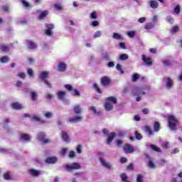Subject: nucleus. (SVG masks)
I'll return each instance as SVG.
<instances>
[{"label": "nucleus", "instance_id": "c85d7f7f", "mask_svg": "<svg viewBox=\"0 0 182 182\" xmlns=\"http://www.w3.org/2000/svg\"><path fill=\"white\" fill-rule=\"evenodd\" d=\"M120 178L122 179V182H130L129 181V177L126 175L125 173H122L120 174Z\"/></svg>", "mask_w": 182, "mask_h": 182}, {"label": "nucleus", "instance_id": "7c9ffc66", "mask_svg": "<svg viewBox=\"0 0 182 182\" xmlns=\"http://www.w3.org/2000/svg\"><path fill=\"white\" fill-rule=\"evenodd\" d=\"M9 60H11V58H9L8 55L3 56L0 58V62H1V63H7Z\"/></svg>", "mask_w": 182, "mask_h": 182}, {"label": "nucleus", "instance_id": "20e7f679", "mask_svg": "<svg viewBox=\"0 0 182 182\" xmlns=\"http://www.w3.org/2000/svg\"><path fill=\"white\" fill-rule=\"evenodd\" d=\"M45 26L46 28V30L45 31V34L47 36H52L53 35L52 30L55 29V25H53V23H46Z\"/></svg>", "mask_w": 182, "mask_h": 182}, {"label": "nucleus", "instance_id": "f257e3e1", "mask_svg": "<svg viewBox=\"0 0 182 182\" xmlns=\"http://www.w3.org/2000/svg\"><path fill=\"white\" fill-rule=\"evenodd\" d=\"M117 103V98L116 97H108L106 98L105 103V109L107 112H110V110H113V107H114V105Z\"/></svg>", "mask_w": 182, "mask_h": 182}, {"label": "nucleus", "instance_id": "774afa93", "mask_svg": "<svg viewBox=\"0 0 182 182\" xmlns=\"http://www.w3.org/2000/svg\"><path fill=\"white\" fill-rule=\"evenodd\" d=\"M145 21H146V17H141L140 18L138 19V22H139V23H144Z\"/></svg>", "mask_w": 182, "mask_h": 182}, {"label": "nucleus", "instance_id": "0eeeda50", "mask_svg": "<svg viewBox=\"0 0 182 182\" xmlns=\"http://www.w3.org/2000/svg\"><path fill=\"white\" fill-rule=\"evenodd\" d=\"M102 86L106 87L112 85V80L107 76H104L100 79Z\"/></svg>", "mask_w": 182, "mask_h": 182}, {"label": "nucleus", "instance_id": "864d4df0", "mask_svg": "<svg viewBox=\"0 0 182 182\" xmlns=\"http://www.w3.org/2000/svg\"><path fill=\"white\" fill-rule=\"evenodd\" d=\"M4 180H11V173L7 172L4 175Z\"/></svg>", "mask_w": 182, "mask_h": 182}, {"label": "nucleus", "instance_id": "680f3d73", "mask_svg": "<svg viewBox=\"0 0 182 182\" xmlns=\"http://www.w3.org/2000/svg\"><path fill=\"white\" fill-rule=\"evenodd\" d=\"M103 58L105 59V60H110V56H109V53H105L102 55Z\"/></svg>", "mask_w": 182, "mask_h": 182}, {"label": "nucleus", "instance_id": "b1692460", "mask_svg": "<svg viewBox=\"0 0 182 182\" xmlns=\"http://www.w3.org/2000/svg\"><path fill=\"white\" fill-rule=\"evenodd\" d=\"M154 26H156V24L154 23H147L144 26V29H146V31H150V29H153Z\"/></svg>", "mask_w": 182, "mask_h": 182}, {"label": "nucleus", "instance_id": "338daca9", "mask_svg": "<svg viewBox=\"0 0 182 182\" xmlns=\"http://www.w3.org/2000/svg\"><path fill=\"white\" fill-rule=\"evenodd\" d=\"M75 156H76V154L75 153L74 151H70L69 153V157L70 159H73V157H75Z\"/></svg>", "mask_w": 182, "mask_h": 182}, {"label": "nucleus", "instance_id": "5fc2aeb1", "mask_svg": "<svg viewBox=\"0 0 182 182\" xmlns=\"http://www.w3.org/2000/svg\"><path fill=\"white\" fill-rule=\"evenodd\" d=\"M128 36H129V38H134V36H136V32L135 31H129L127 33Z\"/></svg>", "mask_w": 182, "mask_h": 182}, {"label": "nucleus", "instance_id": "a211bd4d", "mask_svg": "<svg viewBox=\"0 0 182 182\" xmlns=\"http://www.w3.org/2000/svg\"><path fill=\"white\" fill-rule=\"evenodd\" d=\"M115 137H116V133L111 132L108 135V138H107V144H110V143H112V141H113V140H114Z\"/></svg>", "mask_w": 182, "mask_h": 182}, {"label": "nucleus", "instance_id": "ddd939ff", "mask_svg": "<svg viewBox=\"0 0 182 182\" xmlns=\"http://www.w3.org/2000/svg\"><path fill=\"white\" fill-rule=\"evenodd\" d=\"M27 45H28V49H30L31 50L33 49H36V48H38V46H36V43L32 41H28Z\"/></svg>", "mask_w": 182, "mask_h": 182}, {"label": "nucleus", "instance_id": "423d86ee", "mask_svg": "<svg viewBox=\"0 0 182 182\" xmlns=\"http://www.w3.org/2000/svg\"><path fill=\"white\" fill-rule=\"evenodd\" d=\"M65 168L68 171H72V170H80L81 166L78 163H73L71 165H65Z\"/></svg>", "mask_w": 182, "mask_h": 182}, {"label": "nucleus", "instance_id": "bb28decb", "mask_svg": "<svg viewBox=\"0 0 182 182\" xmlns=\"http://www.w3.org/2000/svg\"><path fill=\"white\" fill-rule=\"evenodd\" d=\"M150 6L152 9H156V8H159V2H157V1L152 0L150 1Z\"/></svg>", "mask_w": 182, "mask_h": 182}, {"label": "nucleus", "instance_id": "e433bc0d", "mask_svg": "<svg viewBox=\"0 0 182 182\" xmlns=\"http://www.w3.org/2000/svg\"><path fill=\"white\" fill-rule=\"evenodd\" d=\"M71 95L72 96H80V92L77 89H73Z\"/></svg>", "mask_w": 182, "mask_h": 182}, {"label": "nucleus", "instance_id": "473e14b6", "mask_svg": "<svg viewBox=\"0 0 182 182\" xmlns=\"http://www.w3.org/2000/svg\"><path fill=\"white\" fill-rule=\"evenodd\" d=\"M32 120H34L35 122H39L40 123H46L45 120L41 119L39 117L36 115H33L32 117Z\"/></svg>", "mask_w": 182, "mask_h": 182}, {"label": "nucleus", "instance_id": "4c0bfd02", "mask_svg": "<svg viewBox=\"0 0 182 182\" xmlns=\"http://www.w3.org/2000/svg\"><path fill=\"white\" fill-rule=\"evenodd\" d=\"M1 9L4 12L9 14V5H4L1 6Z\"/></svg>", "mask_w": 182, "mask_h": 182}, {"label": "nucleus", "instance_id": "e2e57ef3", "mask_svg": "<svg viewBox=\"0 0 182 182\" xmlns=\"http://www.w3.org/2000/svg\"><path fill=\"white\" fill-rule=\"evenodd\" d=\"M21 2H22V4L23 5V6H25L26 8H29V6H31L29 3H28V1H26L25 0H22Z\"/></svg>", "mask_w": 182, "mask_h": 182}, {"label": "nucleus", "instance_id": "72a5a7b5", "mask_svg": "<svg viewBox=\"0 0 182 182\" xmlns=\"http://www.w3.org/2000/svg\"><path fill=\"white\" fill-rule=\"evenodd\" d=\"M21 139L26 141H31V136H29L28 134H23L21 135Z\"/></svg>", "mask_w": 182, "mask_h": 182}, {"label": "nucleus", "instance_id": "f3484780", "mask_svg": "<svg viewBox=\"0 0 182 182\" xmlns=\"http://www.w3.org/2000/svg\"><path fill=\"white\" fill-rule=\"evenodd\" d=\"M73 111L75 114H81L82 113V107L80 105H76L73 107Z\"/></svg>", "mask_w": 182, "mask_h": 182}, {"label": "nucleus", "instance_id": "79ce46f5", "mask_svg": "<svg viewBox=\"0 0 182 182\" xmlns=\"http://www.w3.org/2000/svg\"><path fill=\"white\" fill-rule=\"evenodd\" d=\"M64 87L68 90V92H73V87L70 85V84H66L64 85Z\"/></svg>", "mask_w": 182, "mask_h": 182}, {"label": "nucleus", "instance_id": "aec40b11", "mask_svg": "<svg viewBox=\"0 0 182 182\" xmlns=\"http://www.w3.org/2000/svg\"><path fill=\"white\" fill-rule=\"evenodd\" d=\"M63 140H64L66 143H69L70 141V139H69V135L66 132L62 131V136Z\"/></svg>", "mask_w": 182, "mask_h": 182}, {"label": "nucleus", "instance_id": "4468645a", "mask_svg": "<svg viewBox=\"0 0 182 182\" xmlns=\"http://www.w3.org/2000/svg\"><path fill=\"white\" fill-rule=\"evenodd\" d=\"M29 173L33 177H38V176H41V171L36 169L31 168L29 169Z\"/></svg>", "mask_w": 182, "mask_h": 182}, {"label": "nucleus", "instance_id": "393cba45", "mask_svg": "<svg viewBox=\"0 0 182 182\" xmlns=\"http://www.w3.org/2000/svg\"><path fill=\"white\" fill-rule=\"evenodd\" d=\"M160 129H161V127H160V122L156 121L154 123V132H160Z\"/></svg>", "mask_w": 182, "mask_h": 182}, {"label": "nucleus", "instance_id": "c03bdc74", "mask_svg": "<svg viewBox=\"0 0 182 182\" xmlns=\"http://www.w3.org/2000/svg\"><path fill=\"white\" fill-rule=\"evenodd\" d=\"M120 60H127L129 55L127 54H122L119 56Z\"/></svg>", "mask_w": 182, "mask_h": 182}, {"label": "nucleus", "instance_id": "a878e982", "mask_svg": "<svg viewBox=\"0 0 182 182\" xmlns=\"http://www.w3.org/2000/svg\"><path fill=\"white\" fill-rule=\"evenodd\" d=\"M30 96L31 97V100L33 102H36V100H38V92H31Z\"/></svg>", "mask_w": 182, "mask_h": 182}, {"label": "nucleus", "instance_id": "2f4dec72", "mask_svg": "<svg viewBox=\"0 0 182 182\" xmlns=\"http://www.w3.org/2000/svg\"><path fill=\"white\" fill-rule=\"evenodd\" d=\"M171 86H173V80H171V77H168L166 80V87L171 89Z\"/></svg>", "mask_w": 182, "mask_h": 182}, {"label": "nucleus", "instance_id": "13d9d810", "mask_svg": "<svg viewBox=\"0 0 182 182\" xmlns=\"http://www.w3.org/2000/svg\"><path fill=\"white\" fill-rule=\"evenodd\" d=\"M76 151L78 154H81L82 153V146L80 144L77 145L76 148Z\"/></svg>", "mask_w": 182, "mask_h": 182}, {"label": "nucleus", "instance_id": "39448f33", "mask_svg": "<svg viewBox=\"0 0 182 182\" xmlns=\"http://www.w3.org/2000/svg\"><path fill=\"white\" fill-rule=\"evenodd\" d=\"M48 76H49V72L48 71H43L41 73V79L43 80V81L44 82V83L46 85H47V86L48 87H52V84L50 83L49 82L47 81L46 77H48Z\"/></svg>", "mask_w": 182, "mask_h": 182}, {"label": "nucleus", "instance_id": "052dcab7", "mask_svg": "<svg viewBox=\"0 0 182 182\" xmlns=\"http://www.w3.org/2000/svg\"><path fill=\"white\" fill-rule=\"evenodd\" d=\"M66 153H68V148H64V149H61V151H60L61 156H65Z\"/></svg>", "mask_w": 182, "mask_h": 182}, {"label": "nucleus", "instance_id": "bf43d9fd", "mask_svg": "<svg viewBox=\"0 0 182 182\" xmlns=\"http://www.w3.org/2000/svg\"><path fill=\"white\" fill-rule=\"evenodd\" d=\"M127 170H129V171H132V170H134V166L133 164H130L127 166Z\"/></svg>", "mask_w": 182, "mask_h": 182}, {"label": "nucleus", "instance_id": "69168bd1", "mask_svg": "<svg viewBox=\"0 0 182 182\" xmlns=\"http://www.w3.org/2000/svg\"><path fill=\"white\" fill-rule=\"evenodd\" d=\"M100 36H102V32L96 31L94 35V38H100Z\"/></svg>", "mask_w": 182, "mask_h": 182}, {"label": "nucleus", "instance_id": "4d7b16f0", "mask_svg": "<svg viewBox=\"0 0 182 182\" xmlns=\"http://www.w3.org/2000/svg\"><path fill=\"white\" fill-rule=\"evenodd\" d=\"M174 12L177 14V15H178V14H180V12H181V9H180V6H175V8H174Z\"/></svg>", "mask_w": 182, "mask_h": 182}, {"label": "nucleus", "instance_id": "dca6fc26", "mask_svg": "<svg viewBox=\"0 0 182 182\" xmlns=\"http://www.w3.org/2000/svg\"><path fill=\"white\" fill-rule=\"evenodd\" d=\"M11 107L14 110H21L23 107L19 102H13L11 104Z\"/></svg>", "mask_w": 182, "mask_h": 182}, {"label": "nucleus", "instance_id": "49530a36", "mask_svg": "<svg viewBox=\"0 0 182 182\" xmlns=\"http://www.w3.org/2000/svg\"><path fill=\"white\" fill-rule=\"evenodd\" d=\"M139 78H140V75L135 73L132 76V82H136L137 79H139Z\"/></svg>", "mask_w": 182, "mask_h": 182}, {"label": "nucleus", "instance_id": "1a4fd4ad", "mask_svg": "<svg viewBox=\"0 0 182 182\" xmlns=\"http://www.w3.org/2000/svg\"><path fill=\"white\" fill-rule=\"evenodd\" d=\"M58 161V158L56 156H51V157H48L45 160V163L46 164H55Z\"/></svg>", "mask_w": 182, "mask_h": 182}, {"label": "nucleus", "instance_id": "6ab92c4d", "mask_svg": "<svg viewBox=\"0 0 182 182\" xmlns=\"http://www.w3.org/2000/svg\"><path fill=\"white\" fill-rule=\"evenodd\" d=\"M100 161L104 167H106V168H112V165L110 164V163L107 162L102 158H100Z\"/></svg>", "mask_w": 182, "mask_h": 182}, {"label": "nucleus", "instance_id": "7ed1b4c3", "mask_svg": "<svg viewBox=\"0 0 182 182\" xmlns=\"http://www.w3.org/2000/svg\"><path fill=\"white\" fill-rule=\"evenodd\" d=\"M38 140L39 141H41L43 144H48V143H50V140L48 139H46V134H45V132H39L37 134Z\"/></svg>", "mask_w": 182, "mask_h": 182}, {"label": "nucleus", "instance_id": "6e6552de", "mask_svg": "<svg viewBox=\"0 0 182 182\" xmlns=\"http://www.w3.org/2000/svg\"><path fill=\"white\" fill-rule=\"evenodd\" d=\"M123 149L125 153L132 154L134 151V148L130 144H127L124 145Z\"/></svg>", "mask_w": 182, "mask_h": 182}, {"label": "nucleus", "instance_id": "412c9836", "mask_svg": "<svg viewBox=\"0 0 182 182\" xmlns=\"http://www.w3.org/2000/svg\"><path fill=\"white\" fill-rule=\"evenodd\" d=\"M82 119L80 116H76L74 118H70L69 122L70 123H76L77 122H82Z\"/></svg>", "mask_w": 182, "mask_h": 182}, {"label": "nucleus", "instance_id": "de8ad7c7", "mask_svg": "<svg viewBox=\"0 0 182 182\" xmlns=\"http://www.w3.org/2000/svg\"><path fill=\"white\" fill-rule=\"evenodd\" d=\"M136 182H143V175H141V173L137 175Z\"/></svg>", "mask_w": 182, "mask_h": 182}, {"label": "nucleus", "instance_id": "0e129e2a", "mask_svg": "<svg viewBox=\"0 0 182 182\" xmlns=\"http://www.w3.org/2000/svg\"><path fill=\"white\" fill-rule=\"evenodd\" d=\"M17 76H18V77H21V79H25V77H26V75L25 74V73H19Z\"/></svg>", "mask_w": 182, "mask_h": 182}, {"label": "nucleus", "instance_id": "8fccbe9b", "mask_svg": "<svg viewBox=\"0 0 182 182\" xmlns=\"http://www.w3.org/2000/svg\"><path fill=\"white\" fill-rule=\"evenodd\" d=\"M44 116L46 119H50L53 116V114L50 112H47L45 113Z\"/></svg>", "mask_w": 182, "mask_h": 182}, {"label": "nucleus", "instance_id": "f704fd0d", "mask_svg": "<svg viewBox=\"0 0 182 182\" xmlns=\"http://www.w3.org/2000/svg\"><path fill=\"white\" fill-rule=\"evenodd\" d=\"M112 38L114 39H117V41H122V39H123V37L117 33H114L113 36H112Z\"/></svg>", "mask_w": 182, "mask_h": 182}, {"label": "nucleus", "instance_id": "603ef678", "mask_svg": "<svg viewBox=\"0 0 182 182\" xmlns=\"http://www.w3.org/2000/svg\"><path fill=\"white\" fill-rule=\"evenodd\" d=\"M90 18L92 19H97V14L96 11H92L90 14Z\"/></svg>", "mask_w": 182, "mask_h": 182}, {"label": "nucleus", "instance_id": "2eb2a0df", "mask_svg": "<svg viewBox=\"0 0 182 182\" xmlns=\"http://www.w3.org/2000/svg\"><path fill=\"white\" fill-rule=\"evenodd\" d=\"M66 63L60 62L58 65V69L59 72H65L66 70Z\"/></svg>", "mask_w": 182, "mask_h": 182}, {"label": "nucleus", "instance_id": "09e8293b", "mask_svg": "<svg viewBox=\"0 0 182 182\" xmlns=\"http://www.w3.org/2000/svg\"><path fill=\"white\" fill-rule=\"evenodd\" d=\"M162 63L165 66H171V62L170 61V60H164L162 61Z\"/></svg>", "mask_w": 182, "mask_h": 182}, {"label": "nucleus", "instance_id": "58836bf2", "mask_svg": "<svg viewBox=\"0 0 182 182\" xmlns=\"http://www.w3.org/2000/svg\"><path fill=\"white\" fill-rule=\"evenodd\" d=\"M0 50L2 52H8V50H9V47H8L7 46H5V45H1Z\"/></svg>", "mask_w": 182, "mask_h": 182}, {"label": "nucleus", "instance_id": "6e6d98bb", "mask_svg": "<svg viewBox=\"0 0 182 182\" xmlns=\"http://www.w3.org/2000/svg\"><path fill=\"white\" fill-rule=\"evenodd\" d=\"M162 147H163V149H168V147H170V144L167 141L164 142V143H162Z\"/></svg>", "mask_w": 182, "mask_h": 182}, {"label": "nucleus", "instance_id": "f03ea898", "mask_svg": "<svg viewBox=\"0 0 182 182\" xmlns=\"http://www.w3.org/2000/svg\"><path fill=\"white\" fill-rule=\"evenodd\" d=\"M168 124L171 130H177L178 126L180 124V122L173 115L168 116Z\"/></svg>", "mask_w": 182, "mask_h": 182}, {"label": "nucleus", "instance_id": "4be33fe9", "mask_svg": "<svg viewBox=\"0 0 182 182\" xmlns=\"http://www.w3.org/2000/svg\"><path fill=\"white\" fill-rule=\"evenodd\" d=\"M57 96H58V99H59V100H64L65 96H66V92L59 91L57 93Z\"/></svg>", "mask_w": 182, "mask_h": 182}, {"label": "nucleus", "instance_id": "a18cd8bd", "mask_svg": "<svg viewBox=\"0 0 182 182\" xmlns=\"http://www.w3.org/2000/svg\"><path fill=\"white\" fill-rule=\"evenodd\" d=\"M135 137L136 140H141V139H143L141 134L139 133L138 132H135Z\"/></svg>", "mask_w": 182, "mask_h": 182}, {"label": "nucleus", "instance_id": "5701e85b", "mask_svg": "<svg viewBox=\"0 0 182 182\" xmlns=\"http://www.w3.org/2000/svg\"><path fill=\"white\" fill-rule=\"evenodd\" d=\"M48 15H49V11H48V10H45L40 14L38 19H45V18H46Z\"/></svg>", "mask_w": 182, "mask_h": 182}, {"label": "nucleus", "instance_id": "cd10ccee", "mask_svg": "<svg viewBox=\"0 0 182 182\" xmlns=\"http://www.w3.org/2000/svg\"><path fill=\"white\" fill-rule=\"evenodd\" d=\"M149 147L150 149H151V150H154V151H156L157 153H161V149L154 144H150Z\"/></svg>", "mask_w": 182, "mask_h": 182}, {"label": "nucleus", "instance_id": "f8f14e48", "mask_svg": "<svg viewBox=\"0 0 182 182\" xmlns=\"http://www.w3.org/2000/svg\"><path fill=\"white\" fill-rule=\"evenodd\" d=\"M146 158L149 159V161H148V167H149V168H156V164H154V162H153V161H151V158H150V156L147 154H145Z\"/></svg>", "mask_w": 182, "mask_h": 182}, {"label": "nucleus", "instance_id": "9b49d317", "mask_svg": "<svg viewBox=\"0 0 182 182\" xmlns=\"http://www.w3.org/2000/svg\"><path fill=\"white\" fill-rule=\"evenodd\" d=\"M140 95H146V92L143 91L142 89L135 88L134 91L132 92V96H140Z\"/></svg>", "mask_w": 182, "mask_h": 182}, {"label": "nucleus", "instance_id": "a19ab883", "mask_svg": "<svg viewBox=\"0 0 182 182\" xmlns=\"http://www.w3.org/2000/svg\"><path fill=\"white\" fill-rule=\"evenodd\" d=\"M90 110L93 112L94 114H97V116H100V112H97V110H96V107H90Z\"/></svg>", "mask_w": 182, "mask_h": 182}, {"label": "nucleus", "instance_id": "37998d69", "mask_svg": "<svg viewBox=\"0 0 182 182\" xmlns=\"http://www.w3.org/2000/svg\"><path fill=\"white\" fill-rule=\"evenodd\" d=\"M166 21L167 22H168V23H171V25H173V23H174V18L171 16H168L166 18Z\"/></svg>", "mask_w": 182, "mask_h": 182}, {"label": "nucleus", "instance_id": "c756f323", "mask_svg": "<svg viewBox=\"0 0 182 182\" xmlns=\"http://www.w3.org/2000/svg\"><path fill=\"white\" fill-rule=\"evenodd\" d=\"M180 28L178 25H175L171 29V33H173V35L177 33L178 32Z\"/></svg>", "mask_w": 182, "mask_h": 182}, {"label": "nucleus", "instance_id": "9d476101", "mask_svg": "<svg viewBox=\"0 0 182 182\" xmlns=\"http://www.w3.org/2000/svg\"><path fill=\"white\" fill-rule=\"evenodd\" d=\"M141 60L147 66H151L153 65V62L151 61V58H147L145 55H141Z\"/></svg>", "mask_w": 182, "mask_h": 182}, {"label": "nucleus", "instance_id": "ea45409f", "mask_svg": "<svg viewBox=\"0 0 182 182\" xmlns=\"http://www.w3.org/2000/svg\"><path fill=\"white\" fill-rule=\"evenodd\" d=\"M145 130L147 133H149V136H153L154 134L153 131H151V128H150L149 126L145 127Z\"/></svg>", "mask_w": 182, "mask_h": 182}, {"label": "nucleus", "instance_id": "c9c22d12", "mask_svg": "<svg viewBox=\"0 0 182 182\" xmlns=\"http://www.w3.org/2000/svg\"><path fill=\"white\" fill-rule=\"evenodd\" d=\"M93 87L95 89L96 92L99 93L100 95H102V92L100 87H99V85H97V83L93 84Z\"/></svg>", "mask_w": 182, "mask_h": 182}, {"label": "nucleus", "instance_id": "3c124183", "mask_svg": "<svg viewBox=\"0 0 182 182\" xmlns=\"http://www.w3.org/2000/svg\"><path fill=\"white\" fill-rule=\"evenodd\" d=\"M54 8L57 9V11H62L63 9V8L60 4H55L54 5Z\"/></svg>", "mask_w": 182, "mask_h": 182}]
</instances>
